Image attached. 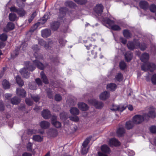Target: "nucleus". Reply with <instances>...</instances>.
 <instances>
[{
	"instance_id": "nucleus-1",
	"label": "nucleus",
	"mask_w": 156,
	"mask_h": 156,
	"mask_svg": "<svg viewBox=\"0 0 156 156\" xmlns=\"http://www.w3.org/2000/svg\"><path fill=\"white\" fill-rule=\"evenodd\" d=\"M34 55L36 59L33 62L34 65H32L31 64L28 62H26L25 63V67L20 70L21 75L26 78H28L29 76V73L28 71H33L35 69L34 65H36L39 69H44V65L38 61V60H40L42 59V56L41 55H37L36 53L34 54Z\"/></svg>"
},
{
	"instance_id": "nucleus-2",
	"label": "nucleus",
	"mask_w": 156,
	"mask_h": 156,
	"mask_svg": "<svg viewBox=\"0 0 156 156\" xmlns=\"http://www.w3.org/2000/svg\"><path fill=\"white\" fill-rule=\"evenodd\" d=\"M155 112V109L152 108L149 111L147 115H136L133 118V122L134 124H138L142 122L144 119H147L149 117L154 118L156 116Z\"/></svg>"
},
{
	"instance_id": "nucleus-3",
	"label": "nucleus",
	"mask_w": 156,
	"mask_h": 156,
	"mask_svg": "<svg viewBox=\"0 0 156 156\" xmlns=\"http://www.w3.org/2000/svg\"><path fill=\"white\" fill-rule=\"evenodd\" d=\"M149 58V55L147 53H144L140 57V59L143 62H145L141 66L142 70L146 71L149 70L151 72L153 71L156 68V66L153 63L147 62Z\"/></svg>"
},
{
	"instance_id": "nucleus-4",
	"label": "nucleus",
	"mask_w": 156,
	"mask_h": 156,
	"mask_svg": "<svg viewBox=\"0 0 156 156\" xmlns=\"http://www.w3.org/2000/svg\"><path fill=\"white\" fill-rule=\"evenodd\" d=\"M128 48L130 50H133L135 48H140L141 50H144L146 49V46L144 44H142L141 46L138 40H134L133 42H128L127 44Z\"/></svg>"
},
{
	"instance_id": "nucleus-5",
	"label": "nucleus",
	"mask_w": 156,
	"mask_h": 156,
	"mask_svg": "<svg viewBox=\"0 0 156 156\" xmlns=\"http://www.w3.org/2000/svg\"><path fill=\"white\" fill-rule=\"evenodd\" d=\"M103 21L105 23H106L107 25H106V26L109 28H111L112 30L118 31L121 29L120 27L118 25H114V22L108 18H106L105 19H104Z\"/></svg>"
},
{
	"instance_id": "nucleus-6",
	"label": "nucleus",
	"mask_w": 156,
	"mask_h": 156,
	"mask_svg": "<svg viewBox=\"0 0 156 156\" xmlns=\"http://www.w3.org/2000/svg\"><path fill=\"white\" fill-rule=\"evenodd\" d=\"M91 138L88 137L84 140L82 144V147L81 149V153L83 154H86L88 151L89 147L88 144L91 140Z\"/></svg>"
},
{
	"instance_id": "nucleus-7",
	"label": "nucleus",
	"mask_w": 156,
	"mask_h": 156,
	"mask_svg": "<svg viewBox=\"0 0 156 156\" xmlns=\"http://www.w3.org/2000/svg\"><path fill=\"white\" fill-rule=\"evenodd\" d=\"M89 104L94 105L96 108L101 109L103 106V103L101 102H98L95 99L90 100L88 101Z\"/></svg>"
},
{
	"instance_id": "nucleus-8",
	"label": "nucleus",
	"mask_w": 156,
	"mask_h": 156,
	"mask_svg": "<svg viewBox=\"0 0 156 156\" xmlns=\"http://www.w3.org/2000/svg\"><path fill=\"white\" fill-rule=\"evenodd\" d=\"M14 28V24L11 22H9L7 23L6 26L4 27L3 30L4 32H7L13 30Z\"/></svg>"
},
{
	"instance_id": "nucleus-9",
	"label": "nucleus",
	"mask_w": 156,
	"mask_h": 156,
	"mask_svg": "<svg viewBox=\"0 0 156 156\" xmlns=\"http://www.w3.org/2000/svg\"><path fill=\"white\" fill-rule=\"evenodd\" d=\"M103 7L102 5L101 4L97 5L95 7L94 10L98 15L101 14L103 12Z\"/></svg>"
},
{
	"instance_id": "nucleus-10",
	"label": "nucleus",
	"mask_w": 156,
	"mask_h": 156,
	"mask_svg": "<svg viewBox=\"0 0 156 156\" xmlns=\"http://www.w3.org/2000/svg\"><path fill=\"white\" fill-rule=\"evenodd\" d=\"M56 116L54 115L52 117L51 119V122L52 125L55 126L56 127L59 128L61 127V124L60 122L56 121Z\"/></svg>"
},
{
	"instance_id": "nucleus-11",
	"label": "nucleus",
	"mask_w": 156,
	"mask_h": 156,
	"mask_svg": "<svg viewBox=\"0 0 156 156\" xmlns=\"http://www.w3.org/2000/svg\"><path fill=\"white\" fill-rule=\"evenodd\" d=\"M108 144L111 146H118L120 145V143L115 138H112L109 141Z\"/></svg>"
},
{
	"instance_id": "nucleus-12",
	"label": "nucleus",
	"mask_w": 156,
	"mask_h": 156,
	"mask_svg": "<svg viewBox=\"0 0 156 156\" xmlns=\"http://www.w3.org/2000/svg\"><path fill=\"white\" fill-rule=\"evenodd\" d=\"M69 12L68 11L66 8L62 7L60 8L59 10V17L60 18L63 17L66 14V13H69Z\"/></svg>"
},
{
	"instance_id": "nucleus-13",
	"label": "nucleus",
	"mask_w": 156,
	"mask_h": 156,
	"mask_svg": "<svg viewBox=\"0 0 156 156\" xmlns=\"http://www.w3.org/2000/svg\"><path fill=\"white\" fill-rule=\"evenodd\" d=\"M110 94L107 91H104L99 96V98L101 100H104L108 99L109 97Z\"/></svg>"
},
{
	"instance_id": "nucleus-14",
	"label": "nucleus",
	"mask_w": 156,
	"mask_h": 156,
	"mask_svg": "<svg viewBox=\"0 0 156 156\" xmlns=\"http://www.w3.org/2000/svg\"><path fill=\"white\" fill-rule=\"evenodd\" d=\"M78 107L80 109L84 111L87 110L88 108L87 104L83 102H79L78 103Z\"/></svg>"
},
{
	"instance_id": "nucleus-15",
	"label": "nucleus",
	"mask_w": 156,
	"mask_h": 156,
	"mask_svg": "<svg viewBox=\"0 0 156 156\" xmlns=\"http://www.w3.org/2000/svg\"><path fill=\"white\" fill-rule=\"evenodd\" d=\"M16 94L21 97H24L25 96L26 91L23 89L17 88L16 90Z\"/></svg>"
},
{
	"instance_id": "nucleus-16",
	"label": "nucleus",
	"mask_w": 156,
	"mask_h": 156,
	"mask_svg": "<svg viewBox=\"0 0 156 156\" xmlns=\"http://www.w3.org/2000/svg\"><path fill=\"white\" fill-rule=\"evenodd\" d=\"M50 112L48 109L44 110L42 113V115L45 119H48L50 116Z\"/></svg>"
},
{
	"instance_id": "nucleus-17",
	"label": "nucleus",
	"mask_w": 156,
	"mask_h": 156,
	"mask_svg": "<svg viewBox=\"0 0 156 156\" xmlns=\"http://www.w3.org/2000/svg\"><path fill=\"white\" fill-rule=\"evenodd\" d=\"M51 32L49 30L46 29L41 31V35L44 37H46L50 36Z\"/></svg>"
},
{
	"instance_id": "nucleus-18",
	"label": "nucleus",
	"mask_w": 156,
	"mask_h": 156,
	"mask_svg": "<svg viewBox=\"0 0 156 156\" xmlns=\"http://www.w3.org/2000/svg\"><path fill=\"white\" fill-rule=\"evenodd\" d=\"M40 126L42 129H46L48 128L49 126L50 123L46 121H43L40 123Z\"/></svg>"
},
{
	"instance_id": "nucleus-19",
	"label": "nucleus",
	"mask_w": 156,
	"mask_h": 156,
	"mask_svg": "<svg viewBox=\"0 0 156 156\" xmlns=\"http://www.w3.org/2000/svg\"><path fill=\"white\" fill-rule=\"evenodd\" d=\"M139 5L140 7L142 9L146 10L148 7V4L145 1H141Z\"/></svg>"
},
{
	"instance_id": "nucleus-20",
	"label": "nucleus",
	"mask_w": 156,
	"mask_h": 156,
	"mask_svg": "<svg viewBox=\"0 0 156 156\" xmlns=\"http://www.w3.org/2000/svg\"><path fill=\"white\" fill-rule=\"evenodd\" d=\"M116 87V86L114 83H110L108 84L107 86V89L109 90H114Z\"/></svg>"
},
{
	"instance_id": "nucleus-21",
	"label": "nucleus",
	"mask_w": 156,
	"mask_h": 156,
	"mask_svg": "<svg viewBox=\"0 0 156 156\" xmlns=\"http://www.w3.org/2000/svg\"><path fill=\"white\" fill-rule=\"evenodd\" d=\"M2 85L3 87L5 89H8L10 87V84L9 81L6 80H4L2 82Z\"/></svg>"
},
{
	"instance_id": "nucleus-22",
	"label": "nucleus",
	"mask_w": 156,
	"mask_h": 156,
	"mask_svg": "<svg viewBox=\"0 0 156 156\" xmlns=\"http://www.w3.org/2000/svg\"><path fill=\"white\" fill-rule=\"evenodd\" d=\"M70 113L73 115H77L79 114V111L76 108H72L70 110Z\"/></svg>"
},
{
	"instance_id": "nucleus-23",
	"label": "nucleus",
	"mask_w": 156,
	"mask_h": 156,
	"mask_svg": "<svg viewBox=\"0 0 156 156\" xmlns=\"http://www.w3.org/2000/svg\"><path fill=\"white\" fill-rule=\"evenodd\" d=\"M48 134L51 137H55L58 134V131L56 129H50Z\"/></svg>"
},
{
	"instance_id": "nucleus-24",
	"label": "nucleus",
	"mask_w": 156,
	"mask_h": 156,
	"mask_svg": "<svg viewBox=\"0 0 156 156\" xmlns=\"http://www.w3.org/2000/svg\"><path fill=\"white\" fill-rule=\"evenodd\" d=\"M16 82L20 86H22L23 85V82L19 76H16Z\"/></svg>"
},
{
	"instance_id": "nucleus-25",
	"label": "nucleus",
	"mask_w": 156,
	"mask_h": 156,
	"mask_svg": "<svg viewBox=\"0 0 156 156\" xmlns=\"http://www.w3.org/2000/svg\"><path fill=\"white\" fill-rule=\"evenodd\" d=\"M132 56V54L130 52H128L125 55V59L127 61L129 62L131 59Z\"/></svg>"
},
{
	"instance_id": "nucleus-26",
	"label": "nucleus",
	"mask_w": 156,
	"mask_h": 156,
	"mask_svg": "<svg viewBox=\"0 0 156 156\" xmlns=\"http://www.w3.org/2000/svg\"><path fill=\"white\" fill-rule=\"evenodd\" d=\"M9 19L11 21H14L17 19V17L16 14L11 13L9 14Z\"/></svg>"
},
{
	"instance_id": "nucleus-27",
	"label": "nucleus",
	"mask_w": 156,
	"mask_h": 156,
	"mask_svg": "<svg viewBox=\"0 0 156 156\" xmlns=\"http://www.w3.org/2000/svg\"><path fill=\"white\" fill-rule=\"evenodd\" d=\"M41 76L42 79L43 80V82L45 84H47L48 83V80L43 72H42L41 73Z\"/></svg>"
},
{
	"instance_id": "nucleus-28",
	"label": "nucleus",
	"mask_w": 156,
	"mask_h": 156,
	"mask_svg": "<svg viewBox=\"0 0 156 156\" xmlns=\"http://www.w3.org/2000/svg\"><path fill=\"white\" fill-rule=\"evenodd\" d=\"M101 151L105 153H108L110 151L109 148L106 145L102 146L101 147Z\"/></svg>"
},
{
	"instance_id": "nucleus-29",
	"label": "nucleus",
	"mask_w": 156,
	"mask_h": 156,
	"mask_svg": "<svg viewBox=\"0 0 156 156\" xmlns=\"http://www.w3.org/2000/svg\"><path fill=\"white\" fill-rule=\"evenodd\" d=\"M33 139V140L38 142H41L43 140V137L38 135H35L34 136Z\"/></svg>"
},
{
	"instance_id": "nucleus-30",
	"label": "nucleus",
	"mask_w": 156,
	"mask_h": 156,
	"mask_svg": "<svg viewBox=\"0 0 156 156\" xmlns=\"http://www.w3.org/2000/svg\"><path fill=\"white\" fill-rule=\"evenodd\" d=\"M133 124L132 122L130 121L127 122H126L125 125L126 128L128 129L132 128L133 127Z\"/></svg>"
},
{
	"instance_id": "nucleus-31",
	"label": "nucleus",
	"mask_w": 156,
	"mask_h": 156,
	"mask_svg": "<svg viewBox=\"0 0 156 156\" xmlns=\"http://www.w3.org/2000/svg\"><path fill=\"white\" fill-rule=\"evenodd\" d=\"M123 79L122 75L120 73H118L115 77V80L118 81H122Z\"/></svg>"
},
{
	"instance_id": "nucleus-32",
	"label": "nucleus",
	"mask_w": 156,
	"mask_h": 156,
	"mask_svg": "<svg viewBox=\"0 0 156 156\" xmlns=\"http://www.w3.org/2000/svg\"><path fill=\"white\" fill-rule=\"evenodd\" d=\"M65 5L66 6L69 7L71 8L74 7L76 5L71 1H66L65 3Z\"/></svg>"
},
{
	"instance_id": "nucleus-33",
	"label": "nucleus",
	"mask_w": 156,
	"mask_h": 156,
	"mask_svg": "<svg viewBox=\"0 0 156 156\" xmlns=\"http://www.w3.org/2000/svg\"><path fill=\"white\" fill-rule=\"evenodd\" d=\"M125 132L124 128H120L117 130V133L119 136H121Z\"/></svg>"
},
{
	"instance_id": "nucleus-34",
	"label": "nucleus",
	"mask_w": 156,
	"mask_h": 156,
	"mask_svg": "<svg viewBox=\"0 0 156 156\" xmlns=\"http://www.w3.org/2000/svg\"><path fill=\"white\" fill-rule=\"evenodd\" d=\"M26 13V12L23 9H19L17 11V14L20 16H24Z\"/></svg>"
},
{
	"instance_id": "nucleus-35",
	"label": "nucleus",
	"mask_w": 156,
	"mask_h": 156,
	"mask_svg": "<svg viewBox=\"0 0 156 156\" xmlns=\"http://www.w3.org/2000/svg\"><path fill=\"white\" fill-rule=\"evenodd\" d=\"M39 44L41 46H44L46 48H47L48 47V45L45 44V42L42 39H40L39 40Z\"/></svg>"
},
{
	"instance_id": "nucleus-36",
	"label": "nucleus",
	"mask_w": 156,
	"mask_h": 156,
	"mask_svg": "<svg viewBox=\"0 0 156 156\" xmlns=\"http://www.w3.org/2000/svg\"><path fill=\"white\" fill-rule=\"evenodd\" d=\"M20 100L17 98L16 97H14L11 100V103L13 105H16L20 102Z\"/></svg>"
},
{
	"instance_id": "nucleus-37",
	"label": "nucleus",
	"mask_w": 156,
	"mask_h": 156,
	"mask_svg": "<svg viewBox=\"0 0 156 156\" xmlns=\"http://www.w3.org/2000/svg\"><path fill=\"white\" fill-rule=\"evenodd\" d=\"M123 34L124 36L126 38H129L130 37V33L128 30H125L123 31Z\"/></svg>"
},
{
	"instance_id": "nucleus-38",
	"label": "nucleus",
	"mask_w": 156,
	"mask_h": 156,
	"mask_svg": "<svg viewBox=\"0 0 156 156\" xmlns=\"http://www.w3.org/2000/svg\"><path fill=\"white\" fill-rule=\"evenodd\" d=\"M126 106L123 105H120L118 106V111L122 112L125 110Z\"/></svg>"
},
{
	"instance_id": "nucleus-39",
	"label": "nucleus",
	"mask_w": 156,
	"mask_h": 156,
	"mask_svg": "<svg viewBox=\"0 0 156 156\" xmlns=\"http://www.w3.org/2000/svg\"><path fill=\"white\" fill-rule=\"evenodd\" d=\"M7 38V36L5 34L3 33L0 35V39L2 41H5Z\"/></svg>"
},
{
	"instance_id": "nucleus-40",
	"label": "nucleus",
	"mask_w": 156,
	"mask_h": 156,
	"mask_svg": "<svg viewBox=\"0 0 156 156\" xmlns=\"http://www.w3.org/2000/svg\"><path fill=\"white\" fill-rule=\"evenodd\" d=\"M49 14L47 13L45 14L44 16L43 17L42 19L41 20L43 21L42 23H44L45 22L47 19L49 18Z\"/></svg>"
},
{
	"instance_id": "nucleus-41",
	"label": "nucleus",
	"mask_w": 156,
	"mask_h": 156,
	"mask_svg": "<svg viewBox=\"0 0 156 156\" xmlns=\"http://www.w3.org/2000/svg\"><path fill=\"white\" fill-rule=\"evenodd\" d=\"M78 4L83 5L85 4L87 2V0H74Z\"/></svg>"
},
{
	"instance_id": "nucleus-42",
	"label": "nucleus",
	"mask_w": 156,
	"mask_h": 156,
	"mask_svg": "<svg viewBox=\"0 0 156 156\" xmlns=\"http://www.w3.org/2000/svg\"><path fill=\"white\" fill-rule=\"evenodd\" d=\"M149 129L151 133H156V126H152Z\"/></svg>"
},
{
	"instance_id": "nucleus-43",
	"label": "nucleus",
	"mask_w": 156,
	"mask_h": 156,
	"mask_svg": "<svg viewBox=\"0 0 156 156\" xmlns=\"http://www.w3.org/2000/svg\"><path fill=\"white\" fill-rule=\"evenodd\" d=\"M150 9L151 12H155L156 11V5H151Z\"/></svg>"
},
{
	"instance_id": "nucleus-44",
	"label": "nucleus",
	"mask_w": 156,
	"mask_h": 156,
	"mask_svg": "<svg viewBox=\"0 0 156 156\" xmlns=\"http://www.w3.org/2000/svg\"><path fill=\"white\" fill-rule=\"evenodd\" d=\"M70 119L72 121L77 122L79 120V118L78 116H71L69 117Z\"/></svg>"
},
{
	"instance_id": "nucleus-45",
	"label": "nucleus",
	"mask_w": 156,
	"mask_h": 156,
	"mask_svg": "<svg viewBox=\"0 0 156 156\" xmlns=\"http://www.w3.org/2000/svg\"><path fill=\"white\" fill-rule=\"evenodd\" d=\"M119 66L121 69H125L126 67V65L124 61H122L120 62Z\"/></svg>"
},
{
	"instance_id": "nucleus-46",
	"label": "nucleus",
	"mask_w": 156,
	"mask_h": 156,
	"mask_svg": "<svg viewBox=\"0 0 156 156\" xmlns=\"http://www.w3.org/2000/svg\"><path fill=\"white\" fill-rule=\"evenodd\" d=\"M67 117L66 114L65 112L61 113L60 115V118L62 120H65L66 119Z\"/></svg>"
},
{
	"instance_id": "nucleus-47",
	"label": "nucleus",
	"mask_w": 156,
	"mask_h": 156,
	"mask_svg": "<svg viewBox=\"0 0 156 156\" xmlns=\"http://www.w3.org/2000/svg\"><path fill=\"white\" fill-rule=\"evenodd\" d=\"M31 98L36 102H37L40 99V98L38 95H31Z\"/></svg>"
},
{
	"instance_id": "nucleus-48",
	"label": "nucleus",
	"mask_w": 156,
	"mask_h": 156,
	"mask_svg": "<svg viewBox=\"0 0 156 156\" xmlns=\"http://www.w3.org/2000/svg\"><path fill=\"white\" fill-rule=\"evenodd\" d=\"M118 106L117 105H113L110 108V109L113 111H118Z\"/></svg>"
},
{
	"instance_id": "nucleus-49",
	"label": "nucleus",
	"mask_w": 156,
	"mask_h": 156,
	"mask_svg": "<svg viewBox=\"0 0 156 156\" xmlns=\"http://www.w3.org/2000/svg\"><path fill=\"white\" fill-rule=\"evenodd\" d=\"M27 150L28 151H30L32 149V144L31 143H29L27 146Z\"/></svg>"
},
{
	"instance_id": "nucleus-50",
	"label": "nucleus",
	"mask_w": 156,
	"mask_h": 156,
	"mask_svg": "<svg viewBox=\"0 0 156 156\" xmlns=\"http://www.w3.org/2000/svg\"><path fill=\"white\" fill-rule=\"evenodd\" d=\"M151 81L153 83L156 84V74H154L153 75L151 78Z\"/></svg>"
},
{
	"instance_id": "nucleus-51",
	"label": "nucleus",
	"mask_w": 156,
	"mask_h": 156,
	"mask_svg": "<svg viewBox=\"0 0 156 156\" xmlns=\"http://www.w3.org/2000/svg\"><path fill=\"white\" fill-rule=\"evenodd\" d=\"M55 99L56 101H59L62 99V97L59 94H57L55 96Z\"/></svg>"
},
{
	"instance_id": "nucleus-52",
	"label": "nucleus",
	"mask_w": 156,
	"mask_h": 156,
	"mask_svg": "<svg viewBox=\"0 0 156 156\" xmlns=\"http://www.w3.org/2000/svg\"><path fill=\"white\" fill-rule=\"evenodd\" d=\"M127 154L129 156H133L135 154L134 152L133 151L131 150L128 151Z\"/></svg>"
},
{
	"instance_id": "nucleus-53",
	"label": "nucleus",
	"mask_w": 156,
	"mask_h": 156,
	"mask_svg": "<svg viewBox=\"0 0 156 156\" xmlns=\"http://www.w3.org/2000/svg\"><path fill=\"white\" fill-rule=\"evenodd\" d=\"M10 10L11 11L16 12L17 13V11L19 10H18L15 6H12L10 8Z\"/></svg>"
},
{
	"instance_id": "nucleus-54",
	"label": "nucleus",
	"mask_w": 156,
	"mask_h": 156,
	"mask_svg": "<svg viewBox=\"0 0 156 156\" xmlns=\"http://www.w3.org/2000/svg\"><path fill=\"white\" fill-rule=\"evenodd\" d=\"M66 42V41L62 39H60L59 40V43L62 46H64Z\"/></svg>"
},
{
	"instance_id": "nucleus-55",
	"label": "nucleus",
	"mask_w": 156,
	"mask_h": 156,
	"mask_svg": "<svg viewBox=\"0 0 156 156\" xmlns=\"http://www.w3.org/2000/svg\"><path fill=\"white\" fill-rule=\"evenodd\" d=\"M25 101L27 104L29 105H31L33 104V102L29 99H27Z\"/></svg>"
},
{
	"instance_id": "nucleus-56",
	"label": "nucleus",
	"mask_w": 156,
	"mask_h": 156,
	"mask_svg": "<svg viewBox=\"0 0 156 156\" xmlns=\"http://www.w3.org/2000/svg\"><path fill=\"white\" fill-rule=\"evenodd\" d=\"M33 49L35 52H36V51H37L39 50V48H38V46L37 45H34L33 47Z\"/></svg>"
},
{
	"instance_id": "nucleus-57",
	"label": "nucleus",
	"mask_w": 156,
	"mask_h": 156,
	"mask_svg": "<svg viewBox=\"0 0 156 156\" xmlns=\"http://www.w3.org/2000/svg\"><path fill=\"white\" fill-rule=\"evenodd\" d=\"M12 96V95L10 94H5V97L6 99H9Z\"/></svg>"
},
{
	"instance_id": "nucleus-58",
	"label": "nucleus",
	"mask_w": 156,
	"mask_h": 156,
	"mask_svg": "<svg viewBox=\"0 0 156 156\" xmlns=\"http://www.w3.org/2000/svg\"><path fill=\"white\" fill-rule=\"evenodd\" d=\"M35 81L37 84L39 85H41L42 82L40 78H38L36 79Z\"/></svg>"
},
{
	"instance_id": "nucleus-59",
	"label": "nucleus",
	"mask_w": 156,
	"mask_h": 156,
	"mask_svg": "<svg viewBox=\"0 0 156 156\" xmlns=\"http://www.w3.org/2000/svg\"><path fill=\"white\" fill-rule=\"evenodd\" d=\"M5 44L4 42L0 41V48H3L5 46Z\"/></svg>"
},
{
	"instance_id": "nucleus-60",
	"label": "nucleus",
	"mask_w": 156,
	"mask_h": 156,
	"mask_svg": "<svg viewBox=\"0 0 156 156\" xmlns=\"http://www.w3.org/2000/svg\"><path fill=\"white\" fill-rule=\"evenodd\" d=\"M39 23H36L33 27V31H34V30H35L36 29L38 26H39Z\"/></svg>"
},
{
	"instance_id": "nucleus-61",
	"label": "nucleus",
	"mask_w": 156,
	"mask_h": 156,
	"mask_svg": "<svg viewBox=\"0 0 156 156\" xmlns=\"http://www.w3.org/2000/svg\"><path fill=\"white\" fill-rule=\"evenodd\" d=\"M120 41L123 44H125L126 43V39H124L123 38L121 37L120 38Z\"/></svg>"
},
{
	"instance_id": "nucleus-62",
	"label": "nucleus",
	"mask_w": 156,
	"mask_h": 156,
	"mask_svg": "<svg viewBox=\"0 0 156 156\" xmlns=\"http://www.w3.org/2000/svg\"><path fill=\"white\" fill-rule=\"evenodd\" d=\"M33 86H32V85L30 86V88L32 90H35L36 89V86L34 85L35 83H33Z\"/></svg>"
},
{
	"instance_id": "nucleus-63",
	"label": "nucleus",
	"mask_w": 156,
	"mask_h": 156,
	"mask_svg": "<svg viewBox=\"0 0 156 156\" xmlns=\"http://www.w3.org/2000/svg\"><path fill=\"white\" fill-rule=\"evenodd\" d=\"M22 156H32V155L30 153H25L23 154Z\"/></svg>"
},
{
	"instance_id": "nucleus-64",
	"label": "nucleus",
	"mask_w": 156,
	"mask_h": 156,
	"mask_svg": "<svg viewBox=\"0 0 156 156\" xmlns=\"http://www.w3.org/2000/svg\"><path fill=\"white\" fill-rule=\"evenodd\" d=\"M98 154L99 156H107L105 154H103L101 152H98Z\"/></svg>"
}]
</instances>
